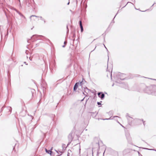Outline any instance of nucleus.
<instances>
[{"instance_id":"f257e3e1","label":"nucleus","mask_w":156,"mask_h":156,"mask_svg":"<svg viewBox=\"0 0 156 156\" xmlns=\"http://www.w3.org/2000/svg\"><path fill=\"white\" fill-rule=\"evenodd\" d=\"M126 77V75L125 74L122 73H116L114 75L115 82L121 83L120 80H124Z\"/></svg>"},{"instance_id":"f03ea898","label":"nucleus","mask_w":156,"mask_h":156,"mask_svg":"<svg viewBox=\"0 0 156 156\" xmlns=\"http://www.w3.org/2000/svg\"><path fill=\"white\" fill-rule=\"evenodd\" d=\"M144 91L148 94L156 96V86L155 85H151L147 87L144 90Z\"/></svg>"},{"instance_id":"7ed1b4c3","label":"nucleus","mask_w":156,"mask_h":156,"mask_svg":"<svg viewBox=\"0 0 156 156\" xmlns=\"http://www.w3.org/2000/svg\"><path fill=\"white\" fill-rule=\"evenodd\" d=\"M46 39V38L44 36L42 35H38L37 34L34 35L32 36L31 37V39H30L29 40H27V42L29 43H30L29 42V41H30L32 42H34L35 41H36L38 39H41L43 41L44 40V39ZM47 41H50V40L48 39H47Z\"/></svg>"},{"instance_id":"20e7f679","label":"nucleus","mask_w":156,"mask_h":156,"mask_svg":"<svg viewBox=\"0 0 156 156\" xmlns=\"http://www.w3.org/2000/svg\"><path fill=\"white\" fill-rule=\"evenodd\" d=\"M26 5L30 9H34L35 8V3L34 0H25Z\"/></svg>"},{"instance_id":"39448f33","label":"nucleus","mask_w":156,"mask_h":156,"mask_svg":"<svg viewBox=\"0 0 156 156\" xmlns=\"http://www.w3.org/2000/svg\"><path fill=\"white\" fill-rule=\"evenodd\" d=\"M74 133H73V131H72L68 136V138L69 140V143L67 144V146L69 145L72 141L73 139V138L74 136Z\"/></svg>"},{"instance_id":"423d86ee","label":"nucleus","mask_w":156,"mask_h":156,"mask_svg":"<svg viewBox=\"0 0 156 156\" xmlns=\"http://www.w3.org/2000/svg\"><path fill=\"white\" fill-rule=\"evenodd\" d=\"M98 97L100 98L101 100H103L105 98V95L102 92L98 93Z\"/></svg>"},{"instance_id":"0eeeda50","label":"nucleus","mask_w":156,"mask_h":156,"mask_svg":"<svg viewBox=\"0 0 156 156\" xmlns=\"http://www.w3.org/2000/svg\"><path fill=\"white\" fill-rule=\"evenodd\" d=\"M55 60H53L49 64V67L51 69V67H54L55 66Z\"/></svg>"},{"instance_id":"6e6552de","label":"nucleus","mask_w":156,"mask_h":156,"mask_svg":"<svg viewBox=\"0 0 156 156\" xmlns=\"http://www.w3.org/2000/svg\"><path fill=\"white\" fill-rule=\"evenodd\" d=\"M76 37V34L75 33H73V39H72V42L71 43V44H72V45L73 46L74 45V41L75 40V37Z\"/></svg>"},{"instance_id":"1a4fd4ad","label":"nucleus","mask_w":156,"mask_h":156,"mask_svg":"<svg viewBox=\"0 0 156 156\" xmlns=\"http://www.w3.org/2000/svg\"><path fill=\"white\" fill-rule=\"evenodd\" d=\"M79 25L80 28V31L81 32H82L83 31V28L81 20L79 21Z\"/></svg>"},{"instance_id":"9d476101","label":"nucleus","mask_w":156,"mask_h":156,"mask_svg":"<svg viewBox=\"0 0 156 156\" xmlns=\"http://www.w3.org/2000/svg\"><path fill=\"white\" fill-rule=\"evenodd\" d=\"M79 85V83H76L74 85L73 87V91H76V89H77L78 85Z\"/></svg>"},{"instance_id":"9b49d317","label":"nucleus","mask_w":156,"mask_h":156,"mask_svg":"<svg viewBox=\"0 0 156 156\" xmlns=\"http://www.w3.org/2000/svg\"><path fill=\"white\" fill-rule=\"evenodd\" d=\"M126 136L127 140L128 141H130L131 140V138L130 137V135L129 133H127L126 134Z\"/></svg>"},{"instance_id":"f8f14e48","label":"nucleus","mask_w":156,"mask_h":156,"mask_svg":"<svg viewBox=\"0 0 156 156\" xmlns=\"http://www.w3.org/2000/svg\"><path fill=\"white\" fill-rule=\"evenodd\" d=\"M67 146H66V145L64 144H63L62 146V151H60V152L61 153H62L65 150Z\"/></svg>"},{"instance_id":"ddd939ff","label":"nucleus","mask_w":156,"mask_h":156,"mask_svg":"<svg viewBox=\"0 0 156 156\" xmlns=\"http://www.w3.org/2000/svg\"><path fill=\"white\" fill-rule=\"evenodd\" d=\"M14 10L21 17H23L24 18H25V16L19 11L17 10L16 9H14Z\"/></svg>"},{"instance_id":"4468645a","label":"nucleus","mask_w":156,"mask_h":156,"mask_svg":"<svg viewBox=\"0 0 156 156\" xmlns=\"http://www.w3.org/2000/svg\"><path fill=\"white\" fill-rule=\"evenodd\" d=\"M14 10L21 17H23L24 18H25V16L19 11L17 10L16 9H14Z\"/></svg>"},{"instance_id":"2eb2a0df","label":"nucleus","mask_w":156,"mask_h":156,"mask_svg":"<svg viewBox=\"0 0 156 156\" xmlns=\"http://www.w3.org/2000/svg\"><path fill=\"white\" fill-rule=\"evenodd\" d=\"M90 90L88 89L86 87H84L83 88V91L84 92H85L87 94V91H88V92H89V91Z\"/></svg>"},{"instance_id":"dca6fc26","label":"nucleus","mask_w":156,"mask_h":156,"mask_svg":"<svg viewBox=\"0 0 156 156\" xmlns=\"http://www.w3.org/2000/svg\"><path fill=\"white\" fill-rule=\"evenodd\" d=\"M135 121H136L137 122H142L143 123V124L144 126H145V121H144L143 120V119H135Z\"/></svg>"},{"instance_id":"f3484780","label":"nucleus","mask_w":156,"mask_h":156,"mask_svg":"<svg viewBox=\"0 0 156 156\" xmlns=\"http://www.w3.org/2000/svg\"><path fill=\"white\" fill-rule=\"evenodd\" d=\"M45 151L48 154H51V153H52V152L50 151V150H48L47 149L45 148Z\"/></svg>"},{"instance_id":"a211bd4d","label":"nucleus","mask_w":156,"mask_h":156,"mask_svg":"<svg viewBox=\"0 0 156 156\" xmlns=\"http://www.w3.org/2000/svg\"><path fill=\"white\" fill-rule=\"evenodd\" d=\"M126 117H127L128 120H130V119H133V118H132L131 117H130L128 115V114H126Z\"/></svg>"},{"instance_id":"6ab92c4d","label":"nucleus","mask_w":156,"mask_h":156,"mask_svg":"<svg viewBox=\"0 0 156 156\" xmlns=\"http://www.w3.org/2000/svg\"><path fill=\"white\" fill-rule=\"evenodd\" d=\"M102 102V101H101L100 102H97V104L99 105L98 107H100L101 106V103Z\"/></svg>"},{"instance_id":"aec40b11","label":"nucleus","mask_w":156,"mask_h":156,"mask_svg":"<svg viewBox=\"0 0 156 156\" xmlns=\"http://www.w3.org/2000/svg\"><path fill=\"white\" fill-rule=\"evenodd\" d=\"M41 19V20L42 21H43L44 22V23H46L45 20L43 18L42 16H40V17Z\"/></svg>"},{"instance_id":"412c9836","label":"nucleus","mask_w":156,"mask_h":156,"mask_svg":"<svg viewBox=\"0 0 156 156\" xmlns=\"http://www.w3.org/2000/svg\"><path fill=\"white\" fill-rule=\"evenodd\" d=\"M20 102H21V104L22 105H22V106H25V104H24V101L23 100L21 99V101H20Z\"/></svg>"},{"instance_id":"4be33fe9","label":"nucleus","mask_w":156,"mask_h":156,"mask_svg":"<svg viewBox=\"0 0 156 156\" xmlns=\"http://www.w3.org/2000/svg\"><path fill=\"white\" fill-rule=\"evenodd\" d=\"M66 29H67V32H66V34H68V33H69V28H68V25H67V26H66Z\"/></svg>"},{"instance_id":"5701e85b","label":"nucleus","mask_w":156,"mask_h":156,"mask_svg":"<svg viewBox=\"0 0 156 156\" xmlns=\"http://www.w3.org/2000/svg\"><path fill=\"white\" fill-rule=\"evenodd\" d=\"M117 13H116V14L115 15L113 19V20H112L111 22V23H115L114 19L115 17V16H116L117 15Z\"/></svg>"},{"instance_id":"b1692460","label":"nucleus","mask_w":156,"mask_h":156,"mask_svg":"<svg viewBox=\"0 0 156 156\" xmlns=\"http://www.w3.org/2000/svg\"><path fill=\"white\" fill-rule=\"evenodd\" d=\"M32 17H40V16H35V15H32L30 17V19H31V18Z\"/></svg>"},{"instance_id":"393cba45","label":"nucleus","mask_w":156,"mask_h":156,"mask_svg":"<svg viewBox=\"0 0 156 156\" xmlns=\"http://www.w3.org/2000/svg\"><path fill=\"white\" fill-rule=\"evenodd\" d=\"M71 152V151L70 150H69L68 151V154H67L68 156H70L69 153Z\"/></svg>"},{"instance_id":"a878e982","label":"nucleus","mask_w":156,"mask_h":156,"mask_svg":"<svg viewBox=\"0 0 156 156\" xmlns=\"http://www.w3.org/2000/svg\"><path fill=\"white\" fill-rule=\"evenodd\" d=\"M7 110H9V112H11L12 111L11 108H7Z\"/></svg>"},{"instance_id":"bb28decb","label":"nucleus","mask_w":156,"mask_h":156,"mask_svg":"<svg viewBox=\"0 0 156 156\" xmlns=\"http://www.w3.org/2000/svg\"><path fill=\"white\" fill-rule=\"evenodd\" d=\"M108 114H109V115L110 116L111 115H112V111H110L109 112H108Z\"/></svg>"},{"instance_id":"cd10ccee","label":"nucleus","mask_w":156,"mask_h":156,"mask_svg":"<svg viewBox=\"0 0 156 156\" xmlns=\"http://www.w3.org/2000/svg\"><path fill=\"white\" fill-rule=\"evenodd\" d=\"M83 81H82L81 82H80V86H81V87H82V84H83Z\"/></svg>"},{"instance_id":"c85d7f7f","label":"nucleus","mask_w":156,"mask_h":156,"mask_svg":"<svg viewBox=\"0 0 156 156\" xmlns=\"http://www.w3.org/2000/svg\"><path fill=\"white\" fill-rule=\"evenodd\" d=\"M103 45H104V47H105V48L106 49V50H107V52H108H108H109V51H108V49H107V48L106 47V46H105V45L104 44H103Z\"/></svg>"},{"instance_id":"c756f323","label":"nucleus","mask_w":156,"mask_h":156,"mask_svg":"<svg viewBox=\"0 0 156 156\" xmlns=\"http://www.w3.org/2000/svg\"><path fill=\"white\" fill-rule=\"evenodd\" d=\"M111 117H110L109 118L105 119H103V120H109V119H111Z\"/></svg>"},{"instance_id":"7c9ffc66","label":"nucleus","mask_w":156,"mask_h":156,"mask_svg":"<svg viewBox=\"0 0 156 156\" xmlns=\"http://www.w3.org/2000/svg\"><path fill=\"white\" fill-rule=\"evenodd\" d=\"M108 64H107V69H108V60H109V57H108Z\"/></svg>"},{"instance_id":"2f4dec72","label":"nucleus","mask_w":156,"mask_h":156,"mask_svg":"<svg viewBox=\"0 0 156 156\" xmlns=\"http://www.w3.org/2000/svg\"><path fill=\"white\" fill-rule=\"evenodd\" d=\"M145 149H148V150H154V151H156V150H154L153 149H148L146 148H145Z\"/></svg>"},{"instance_id":"473e14b6","label":"nucleus","mask_w":156,"mask_h":156,"mask_svg":"<svg viewBox=\"0 0 156 156\" xmlns=\"http://www.w3.org/2000/svg\"><path fill=\"white\" fill-rule=\"evenodd\" d=\"M131 3L132 4V3L130 2H128L127 3L126 5H125V6H123L122 8H124V7H125V6L127 5L128 4V3Z\"/></svg>"},{"instance_id":"72a5a7b5","label":"nucleus","mask_w":156,"mask_h":156,"mask_svg":"<svg viewBox=\"0 0 156 156\" xmlns=\"http://www.w3.org/2000/svg\"><path fill=\"white\" fill-rule=\"evenodd\" d=\"M8 34H9V32H8V29L7 30V34L6 35V36H8Z\"/></svg>"},{"instance_id":"f704fd0d","label":"nucleus","mask_w":156,"mask_h":156,"mask_svg":"<svg viewBox=\"0 0 156 156\" xmlns=\"http://www.w3.org/2000/svg\"><path fill=\"white\" fill-rule=\"evenodd\" d=\"M4 13H5V16H6V18H8V16H7V14H6V12L5 11V12H4Z\"/></svg>"},{"instance_id":"c9c22d12","label":"nucleus","mask_w":156,"mask_h":156,"mask_svg":"<svg viewBox=\"0 0 156 156\" xmlns=\"http://www.w3.org/2000/svg\"><path fill=\"white\" fill-rule=\"evenodd\" d=\"M67 43V42L66 41H65L64 42V45H66Z\"/></svg>"},{"instance_id":"e433bc0d","label":"nucleus","mask_w":156,"mask_h":156,"mask_svg":"<svg viewBox=\"0 0 156 156\" xmlns=\"http://www.w3.org/2000/svg\"><path fill=\"white\" fill-rule=\"evenodd\" d=\"M28 52H29V51L28 50H26V53L27 55L28 54Z\"/></svg>"},{"instance_id":"4c0bfd02","label":"nucleus","mask_w":156,"mask_h":156,"mask_svg":"<svg viewBox=\"0 0 156 156\" xmlns=\"http://www.w3.org/2000/svg\"><path fill=\"white\" fill-rule=\"evenodd\" d=\"M110 75L111 79V80H112V73H110Z\"/></svg>"},{"instance_id":"58836bf2","label":"nucleus","mask_w":156,"mask_h":156,"mask_svg":"<svg viewBox=\"0 0 156 156\" xmlns=\"http://www.w3.org/2000/svg\"><path fill=\"white\" fill-rule=\"evenodd\" d=\"M39 45V44H38V43L36 44V47L38 46Z\"/></svg>"},{"instance_id":"ea45409f","label":"nucleus","mask_w":156,"mask_h":156,"mask_svg":"<svg viewBox=\"0 0 156 156\" xmlns=\"http://www.w3.org/2000/svg\"><path fill=\"white\" fill-rule=\"evenodd\" d=\"M29 59H30V60L31 61L32 60V58H31V57H29Z\"/></svg>"},{"instance_id":"a19ab883","label":"nucleus","mask_w":156,"mask_h":156,"mask_svg":"<svg viewBox=\"0 0 156 156\" xmlns=\"http://www.w3.org/2000/svg\"><path fill=\"white\" fill-rule=\"evenodd\" d=\"M69 3H70V2H69H69L67 3V5H69Z\"/></svg>"},{"instance_id":"79ce46f5","label":"nucleus","mask_w":156,"mask_h":156,"mask_svg":"<svg viewBox=\"0 0 156 156\" xmlns=\"http://www.w3.org/2000/svg\"><path fill=\"white\" fill-rule=\"evenodd\" d=\"M62 47L63 48H65V45H63L62 46Z\"/></svg>"},{"instance_id":"37998d69","label":"nucleus","mask_w":156,"mask_h":156,"mask_svg":"<svg viewBox=\"0 0 156 156\" xmlns=\"http://www.w3.org/2000/svg\"><path fill=\"white\" fill-rule=\"evenodd\" d=\"M24 63L25 64H26V65H28V64H27V63H26V62H24Z\"/></svg>"},{"instance_id":"c03bdc74","label":"nucleus","mask_w":156,"mask_h":156,"mask_svg":"<svg viewBox=\"0 0 156 156\" xmlns=\"http://www.w3.org/2000/svg\"><path fill=\"white\" fill-rule=\"evenodd\" d=\"M76 1V4H77V0H75Z\"/></svg>"},{"instance_id":"a18cd8bd","label":"nucleus","mask_w":156,"mask_h":156,"mask_svg":"<svg viewBox=\"0 0 156 156\" xmlns=\"http://www.w3.org/2000/svg\"><path fill=\"white\" fill-rule=\"evenodd\" d=\"M96 144H97V146H99V143H97Z\"/></svg>"},{"instance_id":"49530a36","label":"nucleus","mask_w":156,"mask_h":156,"mask_svg":"<svg viewBox=\"0 0 156 156\" xmlns=\"http://www.w3.org/2000/svg\"><path fill=\"white\" fill-rule=\"evenodd\" d=\"M148 10V9H147V10H146L145 11H141V10H140V11H142V12H145V11H146L147 10Z\"/></svg>"},{"instance_id":"de8ad7c7","label":"nucleus","mask_w":156,"mask_h":156,"mask_svg":"<svg viewBox=\"0 0 156 156\" xmlns=\"http://www.w3.org/2000/svg\"><path fill=\"white\" fill-rule=\"evenodd\" d=\"M113 117L115 118V117H119L118 116H115Z\"/></svg>"},{"instance_id":"09e8293b","label":"nucleus","mask_w":156,"mask_h":156,"mask_svg":"<svg viewBox=\"0 0 156 156\" xmlns=\"http://www.w3.org/2000/svg\"><path fill=\"white\" fill-rule=\"evenodd\" d=\"M84 99V98H83V99L81 100V101H83V99Z\"/></svg>"},{"instance_id":"8fccbe9b","label":"nucleus","mask_w":156,"mask_h":156,"mask_svg":"<svg viewBox=\"0 0 156 156\" xmlns=\"http://www.w3.org/2000/svg\"><path fill=\"white\" fill-rule=\"evenodd\" d=\"M154 4H153V5L151 6V7H152L154 5Z\"/></svg>"},{"instance_id":"3c124183","label":"nucleus","mask_w":156,"mask_h":156,"mask_svg":"<svg viewBox=\"0 0 156 156\" xmlns=\"http://www.w3.org/2000/svg\"><path fill=\"white\" fill-rule=\"evenodd\" d=\"M96 48V47H95V48H94V50H93L91 52H92V51H94V50Z\"/></svg>"},{"instance_id":"603ef678","label":"nucleus","mask_w":156,"mask_h":156,"mask_svg":"<svg viewBox=\"0 0 156 156\" xmlns=\"http://www.w3.org/2000/svg\"><path fill=\"white\" fill-rule=\"evenodd\" d=\"M114 84H113L112 85V86H114Z\"/></svg>"},{"instance_id":"864d4df0","label":"nucleus","mask_w":156,"mask_h":156,"mask_svg":"<svg viewBox=\"0 0 156 156\" xmlns=\"http://www.w3.org/2000/svg\"><path fill=\"white\" fill-rule=\"evenodd\" d=\"M83 94H84V95H85V94L83 92Z\"/></svg>"},{"instance_id":"5fc2aeb1","label":"nucleus","mask_w":156,"mask_h":156,"mask_svg":"<svg viewBox=\"0 0 156 156\" xmlns=\"http://www.w3.org/2000/svg\"><path fill=\"white\" fill-rule=\"evenodd\" d=\"M76 41H77V42H78V41H77V39H76Z\"/></svg>"},{"instance_id":"6e6d98bb","label":"nucleus","mask_w":156,"mask_h":156,"mask_svg":"<svg viewBox=\"0 0 156 156\" xmlns=\"http://www.w3.org/2000/svg\"><path fill=\"white\" fill-rule=\"evenodd\" d=\"M139 9H136V10H140Z\"/></svg>"},{"instance_id":"4d7b16f0","label":"nucleus","mask_w":156,"mask_h":156,"mask_svg":"<svg viewBox=\"0 0 156 156\" xmlns=\"http://www.w3.org/2000/svg\"><path fill=\"white\" fill-rule=\"evenodd\" d=\"M8 107H10V108H11V107H10V106H9Z\"/></svg>"},{"instance_id":"13d9d810","label":"nucleus","mask_w":156,"mask_h":156,"mask_svg":"<svg viewBox=\"0 0 156 156\" xmlns=\"http://www.w3.org/2000/svg\"><path fill=\"white\" fill-rule=\"evenodd\" d=\"M135 9H136H136H136V8H135Z\"/></svg>"},{"instance_id":"bf43d9fd","label":"nucleus","mask_w":156,"mask_h":156,"mask_svg":"<svg viewBox=\"0 0 156 156\" xmlns=\"http://www.w3.org/2000/svg\"><path fill=\"white\" fill-rule=\"evenodd\" d=\"M84 82H86V81L85 80H84Z\"/></svg>"},{"instance_id":"052dcab7","label":"nucleus","mask_w":156,"mask_h":156,"mask_svg":"<svg viewBox=\"0 0 156 156\" xmlns=\"http://www.w3.org/2000/svg\"><path fill=\"white\" fill-rule=\"evenodd\" d=\"M57 105L56 107V108H57Z\"/></svg>"},{"instance_id":"680f3d73","label":"nucleus","mask_w":156,"mask_h":156,"mask_svg":"<svg viewBox=\"0 0 156 156\" xmlns=\"http://www.w3.org/2000/svg\"><path fill=\"white\" fill-rule=\"evenodd\" d=\"M21 4H20V5L21 6Z\"/></svg>"},{"instance_id":"e2e57ef3","label":"nucleus","mask_w":156,"mask_h":156,"mask_svg":"<svg viewBox=\"0 0 156 156\" xmlns=\"http://www.w3.org/2000/svg\"><path fill=\"white\" fill-rule=\"evenodd\" d=\"M2 107V108L4 107V106H3Z\"/></svg>"},{"instance_id":"0e129e2a","label":"nucleus","mask_w":156,"mask_h":156,"mask_svg":"<svg viewBox=\"0 0 156 156\" xmlns=\"http://www.w3.org/2000/svg\"><path fill=\"white\" fill-rule=\"evenodd\" d=\"M104 40H105V37L104 38Z\"/></svg>"}]
</instances>
